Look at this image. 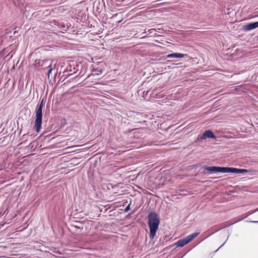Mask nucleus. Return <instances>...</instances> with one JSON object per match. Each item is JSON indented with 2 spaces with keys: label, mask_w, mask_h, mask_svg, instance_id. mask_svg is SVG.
I'll return each mask as SVG.
<instances>
[{
  "label": "nucleus",
  "mask_w": 258,
  "mask_h": 258,
  "mask_svg": "<svg viewBox=\"0 0 258 258\" xmlns=\"http://www.w3.org/2000/svg\"><path fill=\"white\" fill-rule=\"evenodd\" d=\"M148 225L150 230L149 237L153 239L158 229L160 223L159 218L155 212H151L148 214Z\"/></svg>",
  "instance_id": "1"
},
{
  "label": "nucleus",
  "mask_w": 258,
  "mask_h": 258,
  "mask_svg": "<svg viewBox=\"0 0 258 258\" xmlns=\"http://www.w3.org/2000/svg\"><path fill=\"white\" fill-rule=\"evenodd\" d=\"M44 106V100L39 103L35 109V123L34 128L37 133H39L41 128L42 118V109Z\"/></svg>",
  "instance_id": "2"
},
{
  "label": "nucleus",
  "mask_w": 258,
  "mask_h": 258,
  "mask_svg": "<svg viewBox=\"0 0 258 258\" xmlns=\"http://www.w3.org/2000/svg\"><path fill=\"white\" fill-rule=\"evenodd\" d=\"M204 168L205 170H207L212 173H226L227 171V167L204 166Z\"/></svg>",
  "instance_id": "3"
},
{
  "label": "nucleus",
  "mask_w": 258,
  "mask_h": 258,
  "mask_svg": "<svg viewBox=\"0 0 258 258\" xmlns=\"http://www.w3.org/2000/svg\"><path fill=\"white\" fill-rule=\"evenodd\" d=\"M216 139V136L210 130H206L204 132L202 136L200 137V140H205L206 139Z\"/></svg>",
  "instance_id": "4"
},
{
  "label": "nucleus",
  "mask_w": 258,
  "mask_h": 258,
  "mask_svg": "<svg viewBox=\"0 0 258 258\" xmlns=\"http://www.w3.org/2000/svg\"><path fill=\"white\" fill-rule=\"evenodd\" d=\"M79 65L77 62L72 61L69 63V66L67 67L66 70L68 72H72L75 71V73L79 70Z\"/></svg>",
  "instance_id": "5"
},
{
  "label": "nucleus",
  "mask_w": 258,
  "mask_h": 258,
  "mask_svg": "<svg viewBox=\"0 0 258 258\" xmlns=\"http://www.w3.org/2000/svg\"><path fill=\"white\" fill-rule=\"evenodd\" d=\"M258 27V21L248 23L243 26V29L245 31H250L255 29Z\"/></svg>",
  "instance_id": "6"
},
{
  "label": "nucleus",
  "mask_w": 258,
  "mask_h": 258,
  "mask_svg": "<svg viewBox=\"0 0 258 258\" xmlns=\"http://www.w3.org/2000/svg\"><path fill=\"white\" fill-rule=\"evenodd\" d=\"M186 56H187V55L186 54H182L180 53H173L171 54H168L166 56V58H182Z\"/></svg>",
  "instance_id": "7"
},
{
  "label": "nucleus",
  "mask_w": 258,
  "mask_h": 258,
  "mask_svg": "<svg viewBox=\"0 0 258 258\" xmlns=\"http://www.w3.org/2000/svg\"><path fill=\"white\" fill-rule=\"evenodd\" d=\"M189 242V241L187 239V237L185 238L180 239L177 241L176 245L178 247H183Z\"/></svg>",
  "instance_id": "8"
},
{
  "label": "nucleus",
  "mask_w": 258,
  "mask_h": 258,
  "mask_svg": "<svg viewBox=\"0 0 258 258\" xmlns=\"http://www.w3.org/2000/svg\"><path fill=\"white\" fill-rule=\"evenodd\" d=\"M226 173H242V169H238L234 167H227Z\"/></svg>",
  "instance_id": "9"
},
{
  "label": "nucleus",
  "mask_w": 258,
  "mask_h": 258,
  "mask_svg": "<svg viewBox=\"0 0 258 258\" xmlns=\"http://www.w3.org/2000/svg\"><path fill=\"white\" fill-rule=\"evenodd\" d=\"M200 234V232H195L191 234H190L188 235L187 237L188 240L191 241L192 240H193L195 238H196L198 235Z\"/></svg>",
  "instance_id": "10"
},
{
  "label": "nucleus",
  "mask_w": 258,
  "mask_h": 258,
  "mask_svg": "<svg viewBox=\"0 0 258 258\" xmlns=\"http://www.w3.org/2000/svg\"><path fill=\"white\" fill-rule=\"evenodd\" d=\"M95 75H98L99 74H101L102 73V69L96 68L94 69L93 71Z\"/></svg>",
  "instance_id": "11"
},
{
  "label": "nucleus",
  "mask_w": 258,
  "mask_h": 258,
  "mask_svg": "<svg viewBox=\"0 0 258 258\" xmlns=\"http://www.w3.org/2000/svg\"><path fill=\"white\" fill-rule=\"evenodd\" d=\"M48 71L47 72V76H48V78H49L50 74L51 73V72L53 69L52 65L51 64L49 65L48 67Z\"/></svg>",
  "instance_id": "12"
},
{
  "label": "nucleus",
  "mask_w": 258,
  "mask_h": 258,
  "mask_svg": "<svg viewBox=\"0 0 258 258\" xmlns=\"http://www.w3.org/2000/svg\"><path fill=\"white\" fill-rule=\"evenodd\" d=\"M130 210V204L128 205L124 209V212H127Z\"/></svg>",
  "instance_id": "13"
},
{
  "label": "nucleus",
  "mask_w": 258,
  "mask_h": 258,
  "mask_svg": "<svg viewBox=\"0 0 258 258\" xmlns=\"http://www.w3.org/2000/svg\"><path fill=\"white\" fill-rule=\"evenodd\" d=\"M258 211V208L255 209L253 211H249L248 212V214L250 215V214H252Z\"/></svg>",
  "instance_id": "14"
},
{
  "label": "nucleus",
  "mask_w": 258,
  "mask_h": 258,
  "mask_svg": "<svg viewBox=\"0 0 258 258\" xmlns=\"http://www.w3.org/2000/svg\"><path fill=\"white\" fill-rule=\"evenodd\" d=\"M242 173L249 172V170L245 169H242Z\"/></svg>",
  "instance_id": "15"
},
{
  "label": "nucleus",
  "mask_w": 258,
  "mask_h": 258,
  "mask_svg": "<svg viewBox=\"0 0 258 258\" xmlns=\"http://www.w3.org/2000/svg\"><path fill=\"white\" fill-rule=\"evenodd\" d=\"M74 228H76V229H83V227H79L78 226H74Z\"/></svg>",
  "instance_id": "16"
},
{
  "label": "nucleus",
  "mask_w": 258,
  "mask_h": 258,
  "mask_svg": "<svg viewBox=\"0 0 258 258\" xmlns=\"http://www.w3.org/2000/svg\"><path fill=\"white\" fill-rule=\"evenodd\" d=\"M226 241H225V242H224V243H223V244H222V245H221V246H220V247H219V248H218V249L216 250V251H218V249H219L220 247H221L222 246H223V245H224V244L226 243Z\"/></svg>",
  "instance_id": "17"
},
{
  "label": "nucleus",
  "mask_w": 258,
  "mask_h": 258,
  "mask_svg": "<svg viewBox=\"0 0 258 258\" xmlns=\"http://www.w3.org/2000/svg\"><path fill=\"white\" fill-rule=\"evenodd\" d=\"M155 30L154 29H152L150 30H149L148 31H150V33H152V31H154Z\"/></svg>",
  "instance_id": "18"
},
{
  "label": "nucleus",
  "mask_w": 258,
  "mask_h": 258,
  "mask_svg": "<svg viewBox=\"0 0 258 258\" xmlns=\"http://www.w3.org/2000/svg\"><path fill=\"white\" fill-rule=\"evenodd\" d=\"M250 222H251V223H258V221H250Z\"/></svg>",
  "instance_id": "19"
},
{
  "label": "nucleus",
  "mask_w": 258,
  "mask_h": 258,
  "mask_svg": "<svg viewBox=\"0 0 258 258\" xmlns=\"http://www.w3.org/2000/svg\"><path fill=\"white\" fill-rule=\"evenodd\" d=\"M229 236H228L227 238H229ZM227 240H226V241H227Z\"/></svg>",
  "instance_id": "20"
},
{
  "label": "nucleus",
  "mask_w": 258,
  "mask_h": 258,
  "mask_svg": "<svg viewBox=\"0 0 258 258\" xmlns=\"http://www.w3.org/2000/svg\"><path fill=\"white\" fill-rule=\"evenodd\" d=\"M229 236H228L227 238H229ZM227 240H226V241H227Z\"/></svg>",
  "instance_id": "21"
}]
</instances>
